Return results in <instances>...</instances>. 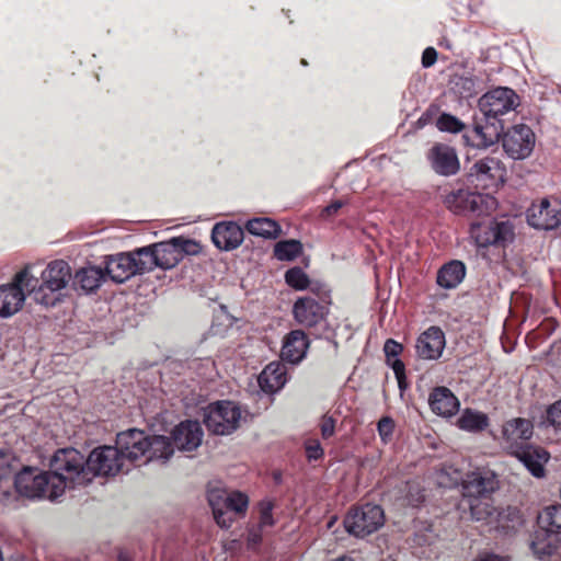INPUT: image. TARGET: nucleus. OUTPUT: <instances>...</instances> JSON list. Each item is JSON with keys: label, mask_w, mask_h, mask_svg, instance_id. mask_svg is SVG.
<instances>
[{"label": "nucleus", "mask_w": 561, "mask_h": 561, "mask_svg": "<svg viewBox=\"0 0 561 561\" xmlns=\"http://www.w3.org/2000/svg\"><path fill=\"white\" fill-rule=\"evenodd\" d=\"M505 175L506 169L501 160L494 157H484L470 167L467 180L477 188L488 190L503 183Z\"/></svg>", "instance_id": "nucleus-8"}, {"label": "nucleus", "mask_w": 561, "mask_h": 561, "mask_svg": "<svg viewBox=\"0 0 561 561\" xmlns=\"http://www.w3.org/2000/svg\"><path fill=\"white\" fill-rule=\"evenodd\" d=\"M504 126L502 122H493L484 119V116H473L472 128L462 135V139L467 146L486 149L501 139Z\"/></svg>", "instance_id": "nucleus-10"}, {"label": "nucleus", "mask_w": 561, "mask_h": 561, "mask_svg": "<svg viewBox=\"0 0 561 561\" xmlns=\"http://www.w3.org/2000/svg\"><path fill=\"white\" fill-rule=\"evenodd\" d=\"M439 113V106L431 104L425 112L422 114L427 121L432 123L433 118Z\"/></svg>", "instance_id": "nucleus-29"}, {"label": "nucleus", "mask_w": 561, "mask_h": 561, "mask_svg": "<svg viewBox=\"0 0 561 561\" xmlns=\"http://www.w3.org/2000/svg\"><path fill=\"white\" fill-rule=\"evenodd\" d=\"M513 236L512 227L504 221L489 220L486 222H473L470 226V237L479 248H488L492 244H502Z\"/></svg>", "instance_id": "nucleus-13"}, {"label": "nucleus", "mask_w": 561, "mask_h": 561, "mask_svg": "<svg viewBox=\"0 0 561 561\" xmlns=\"http://www.w3.org/2000/svg\"><path fill=\"white\" fill-rule=\"evenodd\" d=\"M383 352L386 360L399 358L400 354L403 352V345L393 339H388L385 342Z\"/></svg>", "instance_id": "nucleus-26"}, {"label": "nucleus", "mask_w": 561, "mask_h": 561, "mask_svg": "<svg viewBox=\"0 0 561 561\" xmlns=\"http://www.w3.org/2000/svg\"><path fill=\"white\" fill-rule=\"evenodd\" d=\"M451 83L453 91L460 99H470L479 92L478 80L471 76H455Z\"/></svg>", "instance_id": "nucleus-21"}, {"label": "nucleus", "mask_w": 561, "mask_h": 561, "mask_svg": "<svg viewBox=\"0 0 561 561\" xmlns=\"http://www.w3.org/2000/svg\"><path fill=\"white\" fill-rule=\"evenodd\" d=\"M504 151L513 159H525L534 150L535 134L525 124L515 125L501 135Z\"/></svg>", "instance_id": "nucleus-11"}, {"label": "nucleus", "mask_w": 561, "mask_h": 561, "mask_svg": "<svg viewBox=\"0 0 561 561\" xmlns=\"http://www.w3.org/2000/svg\"><path fill=\"white\" fill-rule=\"evenodd\" d=\"M518 95L507 87H497L484 93L478 101V107L484 119L502 122L500 117L518 105Z\"/></svg>", "instance_id": "nucleus-7"}, {"label": "nucleus", "mask_w": 561, "mask_h": 561, "mask_svg": "<svg viewBox=\"0 0 561 561\" xmlns=\"http://www.w3.org/2000/svg\"><path fill=\"white\" fill-rule=\"evenodd\" d=\"M244 239L243 229L234 221H220L211 230V241L221 251L239 248Z\"/></svg>", "instance_id": "nucleus-14"}, {"label": "nucleus", "mask_w": 561, "mask_h": 561, "mask_svg": "<svg viewBox=\"0 0 561 561\" xmlns=\"http://www.w3.org/2000/svg\"><path fill=\"white\" fill-rule=\"evenodd\" d=\"M526 218L535 229H556L561 225V201L548 197L534 201L526 211Z\"/></svg>", "instance_id": "nucleus-9"}, {"label": "nucleus", "mask_w": 561, "mask_h": 561, "mask_svg": "<svg viewBox=\"0 0 561 561\" xmlns=\"http://www.w3.org/2000/svg\"><path fill=\"white\" fill-rule=\"evenodd\" d=\"M386 363L392 368L394 376L398 381V386H407L405 365L400 358L386 360Z\"/></svg>", "instance_id": "nucleus-25"}, {"label": "nucleus", "mask_w": 561, "mask_h": 561, "mask_svg": "<svg viewBox=\"0 0 561 561\" xmlns=\"http://www.w3.org/2000/svg\"><path fill=\"white\" fill-rule=\"evenodd\" d=\"M311 293L299 297L293 306L295 321L306 328H313L325 320L329 314L330 293L321 287H312Z\"/></svg>", "instance_id": "nucleus-4"}, {"label": "nucleus", "mask_w": 561, "mask_h": 561, "mask_svg": "<svg viewBox=\"0 0 561 561\" xmlns=\"http://www.w3.org/2000/svg\"><path fill=\"white\" fill-rule=\"evenodd\" d=\"M202 251L198 241L184 237H174L165 241L142 247L140 254L145 259L147 272L156 267L170 270L176 266L186 255H197Z\"/></svg>", "instance_id": "nucleus-1"}, {"label": "nucleus", "mask_w": 561, "mask_h": 561, "mask_svg": "<svg viewBox=\"0 0 561 561\" xmlns=\"http://www.w3.org/2000/svg\"><path fill=\"white\" fill-rule=\"evenodd\" d=\"M141 248L129 252H121L105 257V273L115 283L122 284L135 275L147 272Z\"/></svg>", "instance_id": "nucleus-6"}, {"label": "nucleus", "mask_w": 561, "mask_h": 561, "mask_svg": "<svg viewBox=\"0 0 561 561\" xmlns=\"http://www.w3.org/2000/svg\"><path fill=\"white\" fill-rule=\"evenodd\" d=\"M106 276L105 270L98 266L82 267L76 272L73 277V286L80 288L84 293L95 291L104 282Z\"/></svg>", "instance_id": "nucleus-18"}, {"label": "nucleus", "mask_w": 561, "mask_h": 561, "mask_svg": "<svg viewBox=\"0 0 561 561\" xmlns=\"http://www.w3.org/2000/svg\"><path fill=\"white\" fill-rule=\"evenodd\" d=\"M446 340L439 327L432 325L420 334L416 340L415 351L422 359H437L445 348Z\"/></svg>", "instance_id": "nucleus-15"}, {"label": "nucleus", "mask_w": 561, "mask_h": 561, "mask_svg": "<svg viewBox=\"0 0 561 561\" xmlns=\"http://www.w3.org/2000/svg\"><path fill=\"white\" fill-rule=\"evenodd\" d=\"M285 282L289 287L296 290H305L310 286L309 276L299 266L286 271Z\"/></svg>", "instance_id": "nucleus-24"}, {"label": "nucleus", "mask_w": 561, "mask_h": 561, "mask_svg": "<svg viewBox=\"0 0 561 561\" xmlns=\"http://www.w3.org/2000/svg\"><path fill=\"white\" fill-rule=\"evenodd\" d=\"M158 374L161 375V377L163 376V373L161 370H157ZM161 382H163V380L161 379Z\"/></svg>", "instance_id": "nucleus-31"}, {"label": "nucleus", "mask_w": 561, "mask_h": 561, "mask_svg": "<svg viewBox=\"0 0 561 561\" xmlns=\"http://www.w3.org/2000/svg\"><path fill=\"white\" fill-rule=\"evenodd\" d=\"M301 253L302 244L296 239L282 240L274 245V256L279 261H293Z\"/></svg>", "instance_id": "nucleus-22"}, {"label": "nucleus", "mask_w": 561, "mask_h": 561, "mask_svg": "<svg viewBox=\"0 0 561 561\" xmlns=\"http://www.w3.org/2000/svg\"><path fill=\"white\" fill-rule=\"evenodd\" d=\"M308 346L307 334L299 329L293 330L283 340L282 359L290 364H297L305 357Z\"/></svg>", "instance_id": "nucleus-16"}, {"label": "nucleus", "mask_w": 561, "mask_h": 561, "mask_svg": "<svg viewBox=\"0 0 561 561\" xmlns=\"http://www.w3.org/2000/svg\"><path fill=\"white\" fill-rule=\"evenodd\" d=\"M38 278L25 266L18 272L12 282L0 286V316L10 317L16 313L25 301L26 294H33Z\"/></svg>", "instance_id": "nucleus-3"}, {"label": "nucleus", "mask_w": 561, "mask_h": 561, "mask_svg": "<svg viewBox=\"0 0 561 561\" xmlns=\"http://www.w3.org/2000/svg\"><path fill=\"white\" fill-rule=\"evenodd\" d=\"M42 284L34 289V300L46 307L55 306V293L65 288L71 279V268L64 260L51 261L41 274Z\"/></svg>", "instance_id": "nucleus-5"}, {"label": "nucleus", "mask_w": 561, "mask_h": 561, "mask_svg": "<svg viewBox=\"0 0 561 561\" xmlns=\"http://www.w3.org/2000/svg\"><path fill=\"white\" fill-rule=\"evenodd\" d=\"M427 124H431V122L427 121L424 116L421 115V117L417 119V125L420 127H424Z\"/></svg>", "instance_id": "nucleus-30"}, {"label": "nucleus", "mask_w": 561, "mask_h": 561, "mask_svg": "<svg viewBox=\"0 0 561 561\" xmlns=\"http://www.w3.org/2000/svg\"><path fill=\"white\" fill-rule=\"evenodd\" d=\"M466 273L467 268L463 262L451 260L438 270L436 283L442 288L454 289L463 280Z\"/></svg>", "instance_id": "nucleus-17"}, {"label": "nucleus", "mask_w": 561, "mask_h": 561, "mask_svg": "<svg viewBox=\"0 0 561 561\" xmlns=\"http://www.w3.org/2000/svg\"><path fill=\"white\" fill-rule=\"evenodd\" d=\"M245 229L249 233L264 239H276L282 234L279 224L267 217L249 219L245 224Z\"/></svg>", "instance_id": "nucleus-20"}, {"label": "nucleus", "mask_w": 561, "mask_h": 561, "mask_svg": "<svg viewBox=\"0 0 561 561\" xmlns=\"http://www.w3.org/2000/svg\"><path fill=\"white\" fill-rule=\"evenodd\" d=\"M431 169L442 176H454L460 171V160L456 148L444 142H435L426 152Z\"/></svg>", "instance_id": "nucleus-12"}, {"label": "nucleus", "mask_w": 561, "mask_h": 561, "mask_svg": "<svg viewBox=\"0 0 561 561\" xmlns=\"http://www.w3.org/2000/svg\"><path fill=\"white\" fill-rule=\"evenodd\" d=\"M444 206L458 216H488L497 205L490 194H482L469 188L459 187L440 194Z\"/></svg>", "instance_id": "nucleus-2"}, {"label": "nucleus", "mask_w": 561, "mask_h": 561, "mask_svg": "<svg viewBox=\"0 0 561 561\" xmlns=\"http://www.w3.org/2000/svg\"><path fill=\"white\" fill-rule=\"evenodd\" d=\"M437 60V51L434 47H427L422 54V66L424 68L432 67Z\"/></svg>", "instance_id": "nucleus-27"}, {"label": "nucleus", "mask_w": 561, "mask_h": 561, "mask_svg": "<svg viewBox=\"0 0 561 561\" xmlns=\"http://www.w3.org/2000/svg\"><path fill=\"white\" fill-rule=\"evenodd\" d=\"M344 206V203L340 199L333 201L331 204L325 206L321 211L322 218H330L337 214V211Z\"/></svg>", "instance_id": "nucleus-28"}, {"label": "nucleus", "mask_w": 561, "mask_h": 561, "mask_svg": "<svg viewBox=\"0 0 561 561\" xmlns=\"http://www.w3.org/2000/svg\"><path fill=\"white\" fill-rule=\"evenodd\" d=\"M288 380L286 364L276 360L267 364L257 376V386H285Z\"/></svg>", "instance_id": "nucleus-19"}, {"label": "nucleus", "mask_w": 561, "mask_h": 561, "mask_svg": "<svg viewBox=\"0 0 561 561\" xmlns=\"http://www.w3.org/2000/svg\"><path fill=\"white\" fill-rule=\"evenodd\" d=\"M301 64H302L304 66H306V65H307V61H306L305 59H302V60H301Z\"/></svg>", "instance_id": "nucleus-32"}, {"label": "nucleus", "mask_w": 561, "mask_h": 561, "mask_svg": "<svg viewBox=\"0 0 561 561\" xmlns=\"http://www.w3.org/2000/svg\"><path fill=\"white\" fill-rule=\"evenodd\" d=\"M435 126L439 131L459 134L466 130V124L449 113H440L436 118Z\"/></svg>", "instance_id": "nucleus-23"}]
</instances>
